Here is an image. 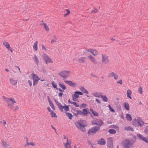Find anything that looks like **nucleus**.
<instances>
[{"label": "nucleus", "instance_id": "44", "mask_svg": "<svg viewBox=\"0 0 148 148\" xmlns=\"http://www.w3.org/2000/svg\"><path fill=\"white\" fill-rule=\"evenodd\" d=\"M2 145L4 148H7L8 146V145L5 142L3 141L2 143Z\"/></svg>", "mask_w": 148, "mask_h": 148}, {"label": "nucleus", "instance_id": "51", "mask_svg": "<svg viewBox=\"0 0 148 148\" xmlns=\"http://www.w3.org/2000/svg\"><path fill=\"white\" fill-rule=\"evenodd\" d=\"M138 92L141 94L143 93L142 88L141 86L138 89Z\"/></svg>", "mask_w": 148, "mask_h": 148}, {"label": "nucleus", "instance_id": "42", "mask_svg": "<svg viewBox=\"0 0 148 148\" xmlns=\"http://www.w3.org/2000/svg\"><path fill=\"white\" fill-rule=\"evenodd\" d=\"M72 97H73L77 99L79 98V96L78 94V93H77L76 91H75L74 92V95H73Z\"/></svg>", "mask_w": 148, "mask_h": 148}, {"label": "nucleus", "instance_id": "43", "mask_svg": "<svg viewBox=\"0 0 148 148\" xmlns=\"http://www.w3.org/2000/svg\"><path fill=\"white\" fill-rule=\"evenodd\" d=\"M92 95L95 96L97 97H101V95H98L97 92H96L94 93H92Z\"/></svg>", "mask_w": 148, "mask_h": 148}, {"label": "nucleus", "instance_id": "11", "mask_svg": "<svg viewBox=\"0 0 148 148\" xmlns=\"http://www.w3.org/2000/svg\"><path fill=\"white\" fill-rule=\"evenodd\" d=\"M3 44L5 46L7 49L9 50L11 52H13L12 49L10 48V44L7 42L5 41L3 42Z\"/></svg>", "mask_w": 148, "mask_h": 148}, {"label": "nucleus", "instance_id": "6", "mask_svg": "<svg viewBox=\"0 0 148 148\" xmlns=\"http://www.w3.org/2000/svg\"><path fill=\"white\" fill-rule=\"evenodd\" d=\"M42 57L43 60L45 61L46 64H47L48 63H53L51 59L45 54L44 53L42 55Z\"/></svg>", "mask_w": 148, "mask_h": 148}, {"label": "nucleus", "instance_id": "56", "mask_svg": "<svg viewBox=\"0 0 148 148\" xmlns=\"http://www.w3.org/2000/svg\"><path fill=\"white\" fill-rule=\"evenodd\" d=\"M58 108H59L60 110V111L62 112H63V108L62 107V105H61L60 106H58Z\"/></svg>", "mask_w": 148, "mask_h": 148}, {"label": "nucleus", "instance_id": "13", "mask_svg": "<svg viewBox=\"0 0 148 148\" xmlns=\"http://www.w3.org/2000/svg\"><path fill=\"white\" fill-rule=\"evenodd\" d=\"M64 82L68 84L70 86L73 87H75L77 84L75 83H73V82L71 81L65 80L64 81Z\"/></svg>", "mask_w": 148, "mask_h": 148}, {"label": "nucleus", "instance_id": "53", "mask_svg": "<svg viewBox=\"0 0 148 148\" xmlns=\"http://www.w3.org/2000/svg\"><path fill=\"white\" fill-rule=\"evenodd\" d=\"M54 101H55L56 104L58 106V107L61 105H62L60 103H59L58 101H57L56 99H54Z\"/></svg>", "mask_w": 148, "mask_h": 148}, {"label": "nucleus", "instance_id": "34", "mask_svg": "<svg viewBox=\"0 0 148 148\" xmlns=\"http://www.w3.org/2000/svg\"><path fill=\"white\" fill-rule=\"evenodd\" d=\"M51 84L54 88H56L57 90H58V88L57 87V85L54 81H52Z\"/></svg>", "mask_w": 148, "mask_h": 148}, {"label": "nucleus", "instance_id": "39", "mask_svg": "<svg viewBox=\"0 0 148 148\" xmlns=\"http://www.w3.org/2000/svg\"><path fill=\"white\" fill-rule=\"evenodd\" d=\"M110 127L115 128L118 132L119 131V127L117 125H111Z\"/></svg>", "mask_w": 148, "mask_h": 148}, {"label": "nucleus", "instance_id": "36", "mask_svg": "<svg viewBox=\"0 0 148 148\" xmlns=\"http://www.w3.org/2000/svg\"><path fill=\"white\" fill-rule=\"evenodd\" d=\"M38 42L36 41L34 43L33 46V49L35 51H36L38 50L37 44Z\"/></svg>", "mask_w": 148, "mask_h": 148}, {"label": "nucleus", "instance_id": "5", "mask_svg": "<svg viewBox=\"0 0 148 148\" xmlns=\"http://www.w3.org/2000/svg\"><path fill=\"white\" fill-rule=\"evenodd\" d=\"M32 75V79L33 80V86H34L37 84L38 81L40 80V78L36 74L33 73Z\"/></svg>", "mask_w": 148, "mask_h": 148}, {"label": "nucleus", "instance_id": "1", "mask_svg": "<svg viewBox=\"0 0 148 148\" xmlns=\"http://www.w3.org/2000/svg\"><path fill=\"white\" fill-rule=\"evenodd\" d=\"M86 120L83 119H80L75 123V125L77 128L80 130L82 132H85L86 129L85 127L87 125L86 123Z\"/></svg>", "mask_w": 148, "mask_h": 148}, {"label": "nucleus", "instance_id": "62", "mask_svg": "<svg viewBox=\"0 0 148 148\" xmlns=\"http://www.w3.org/2000/svg\"><path fill=\"white\" fill-rule=\"evenodd\" d=\"M2 99H4V101L5 102H6V101H7L8 100V98H6L4 96H3L2 97Z\"/></svg>", "mask_w": 148, "mask_h": 148}, {"label": "nucleus", "instance_id": "55", "mask_svg": "<svg viewBox=\"0 0 148 148\" xmlns=\"http://www.w3.org/2000/svg\"><path fill=\"white\" fill-rule=\"evenodd\" d=\"M41 46H42V50H44L46 51H47V49L46 48V47L44 46L42 44L41 45Z\"/></svg>", "mask_w": 148, "mask_h": 148}, {"label": "nucleus", "instance_id": "3", "mask_svg": "<svg viewBox=\"0 0 148 148\" xmlns=\"http://www.w3.org/2000/svg\"><path fill=\"white\" fill-rule=\"evenodd\" d=\"M100 129V127L98 126H95L91 129H89L88 132V135H90L95 134Z\"/></svg>", "mask_w": 148, "mask_h": 148}, {"label": "nucleus", "instance_id": "61", "mask_svg": "<svg viewBox=\"0 0 148 148\" xmlns=\"http://www.w3.org/2000/svg\"><path fill=\"white\" fill-rule=\"evenodd\" d=\"M79 95H83V94L81 92L79 91H76Z\"/></svg>", "mask_w": 148, "mask_h": 148}, {"label": "nucleus", "instance_id": "63", "mask_svg": "<svg viewBox=\"0 0 148 148\" xmlns=\"http://www.w3.org/2000/svg\"><path fill=\"white\" fill-rule=\"evenodd\" d=\"M90 75L91 76L95 77H98V76H96L95 74H93V73H91L90 74Z\"/></svg>", "mask_w": 148, "mask_h": 148}, {"label": "nucleus", "instance_id": "20", "mask_svg": "<svg viewBox=\"0 0 148 148\" xmlns=\"http://www.w3.org/2000/svg\"><path fill=\"white\" fill-rule=\"evenodd\" d=\"M96 50L95 49H93L91 48L88 49H87V50H86L84 52V53H87L88 52H88H90L92 54L95 52V50Z\"/></svg>", "mask_w": 148, "mask_h": 148}, {"label": "nucleus", "instance_id": "26", "mask_svg": "<svg viewBox=\"0 0 148 148\" xmlns=\"http://www.w3.org/2000/svg\"><path fill=\"white\" fill-rule=\"evenodd\" d=\"M10 81L11 84H12L13 85H14L16 84L17 82V80H14L12 78H10Z\"/></svg>", "mask_w": 148, "mask_h": 148}, {"label": "nucleus", "instance_id": "46", "mask_svg": "<svg viewBox=\"0 0 148 148\" xmlns=\"http://www.w3.org/2000/svg\"><path fill=\"white\" fill-rule=\"evenodd\" d=\"M87 106V105L86 104L83 103L80 106V108H85Z\"/></svg>", "mask_w": 148, "mask_h": 148}, {"label": "nucleus", "instance_id": "29", "mask_svg": "<svg viewBox=\"0 0 148 148\" xmlns=\"http://www.w3.org/2000/svg\"><path fill=\"white\" fill-rule=\"evenodd\" d=\"M126 118L127 120L129 121H131L132 120V117L130 114H126Z\"/></svg>", "mask_w": 148, "mask_h": 148}, {"label": "nucleus", "instance_id": "38", "mask_svg": "<svg viewBox=\"0 0 148 148\" xmlns=\"http://www.w3.org/2000/svg\"><path fill=\"white\" fill-rule=\"evenodd\" d=\"M27 143L25 145V147H26L27 146H28L29 145H31L32 146H34L35 145L34 143L33 142H30V143H28V142H27Z\"/></svg>", "mask_w": 148, "mask_h": 148}, {"label": "nucleus", "instance_id": "25", "mask_svg": "<svg viewBox=\"0 0 148 148\" xmlns=\"http://www.w3.org/2000/svg\"><path fill=\"white\" fill-rule=\"evenodd\" d=\"M59 85L60 88H61L63 90H66V86L63 84V83H61V82L59 83Z\"/></svg>", "mask_w": 148, "mask_h": 148}, {"label": "nucleus", "instance_id": "17", "mask_svg": "<svg viewBox=\"0 0 148 148\" xmlns=\"http://www.w3.org/2000/svg\"><path fill=\"white\" fill-rule=\"evenodd\" d=\"M88 58L94 63H97V62H96V60L91 55H90L88 56Z\"/></svg>", "mask_w": 148, "mask_h": 148}, {"label": "nucleus", "instance_id": "58", "mask_svg": "<svg viewBox=\"0 0 148 148\" xmlns=\"http://www.w3.org/2000/svg\"><path fill=\"white\" fill-rule=\"evenodd\" d=\"M122 79H120L119 81L116 82L117 84H122Z\"/></svg>", "mask_w": 148, "mask_h": 148}, {"label": "nucleus", "instance_id": "48", "mask_svg": "<svg viewBox=\"0 0 148 148\" xmlns=\"http://www.w3.org/2000/svg\"><path fill=\"white\" fill-rule=\"evenodd\" d=\"M112 73L113 75V76L114 77V79H117L118 77V75H115L114 73L113 72H112Z\"/></svg>", "mask_w": 148, "mask_h": 148}, {"label": "nucleus", "instance_id": "21", "mask_svg": "<svg viewBox=\"0 0 148 148\" xmlns=\"http://www.w3.org/2000/svg\"><path fill=\"white\" fill-rule=\"evenodd\" d=\"M64 112L66 114V116L69 118V119L70 120L72 119V118L73 116L72 114L71 113L66 112Z\"/></svg>", "mask_w": 148, "mask_h": 148}, {"label": "nucleus", "instance_id": "32", "mask_svg": "<svg viewBox=\"0 0 148 148\" xmlns=\"http://www.w3.org/2000/svg\"><path fill=\"white\" fill-rule=\"evenodd\" d=\"M43 27L46 31H48L49 30V27L47 26V24L46 23H43Z\"/></svg>", "mask_w": 148, "mask_h": 148}, {"label": "nucleus", "instance_id": "57", "mask_svg": "<svg viewBox=\"0 0 148 148\" xmlns=\"http://www.w3.org/2000/svg\"><path fill=\"white\" fill-rule=\"evenodd\" d=\"M97 12V8H96V10H92L91 12V13H96Z\"/></svg>", "mask_w": 148, "mask_h": 148}, {"label": "nucleus", "instance_id": "60", "mask_svg": "<svg viewBox=\"0 0 148 148\" xmlns=\"http://www.w3.org/2000/svg\"><path fill=\"white\" fill-rule=\"evenodd\" d=\"M77 98H75V97H72V100L75 101H77L78 102L79 101H78V100L77 99Z\"/></svg>", "mask_w": 148, "mask_h": 148}, {"label": "nucleus", "instance_id": "28", "mask_svg": "<svg viewBox=\"0 0 148 148\" xmlns=\"http://www.w3.org/2000/svg\"><path fill=\"white\" fill-rule=\"evenodd\" d=\"M108 132L110 134H114L116 133V131L114 129H111L108 130Z\"/></svg>", "mask_w": 148, "mask_h": 148}, {"label": "nucleus", "instance_id": "10", "mask_svg": "<svg viewBox=\"0 0 148 148\" xmlns=\"http://www.w3.org/2000/svg\"><path fill=\"white\" fill-rule=\"evenodd\" d=\"M102 62L104 64H107L109 62V60L108 59V57L102 54Z\"/></svg>", "mask_w": 148, "mask_h": 148}, {"label": "nucleus", "instance_id": "2", "mask_svg": "<svg viewBox=\"0 0 148 148\" xmlns=\"http://www.w3.org/2000/svg\"><path fill=\"white\" fill-rule=\"evenodd\" d=\"M136 141L133 140L131 141L129 139H126L122 140L121 144L122 145H123L125 148H130V147L133 145Z\"/></svg>", "mask_w": 148, "mask_h": 148}, {"label": "nucleus", "instance_id": "9", "mask_svg": "<svg viewBox=\"0 0 148 148\" xmlns=\"http://www.w3.org/2000/svg\"><path fill=\"white\" fill-rule=\"evenodd\" d=\"M64 139H67L66 143H64V146L65 147V148H71V141L70 140V141L69 142V140L67 137L66 136H64Z\"/></svg>", "mask_w": 148, "mask_h": 148}, {"label": "nucleus", "instance_id": "45", "mask_svg": "<svg viewBox=\"0 0 148 148\" xmlns=\"http://www.w3.org/2000/svg\"><path fill=\"white\" fill-rule=\"evenodd\" d=\"M10 98H8V100H7V101H6V102L8 104V106H10L11 103V101H10Z\"/></svg>", "mask_w": 148, "mask_h": 148}, {"label": "nucleus", "instance_id": "37", "mask_svg": "<svg viewBox=\"0 0 148 148\" xmlns=\"http://www.w3.org/2000/svg\"><path fill=\"white\" fill-rule=\"evenodd\" d=\"M50 114L52 117L57 118L58 117L56 113L53 111H51Z\"/></svg>", "mask_w": 148, "mask_h": 148}, {"label": "nucleus", "instance_id": "59", "mask_svg": "<svg viewBox=\"0 0 148 148\" xmlns=\"http://www.w3.org/2000/svg\"><path fill=\"white\" fill-rule=\"evenodd\" d=\"M47 100H48V101L49 103H51V102H52L49 96H47Z\"/></svg>", "mask_w": 148, "mask_h": 148}, {"label": "nucleus", "instance_id": "19", "mask_svg": "<svg viewBox=\"0 0 148 148\" xmlns=\"http://www.w3.org/2000/svg\"><path fill=\"white\" fill-rule=\"evenodd\" d=\"M114 104L116 106V110L118 111H120L121 110V106L119 104V102L118 103H115Z\"/></svg>", "mask_w": 148, "mask_h": 148}, {"label": "nucleus", "instance_id": "16", "mask_svg": "<svg viewBox=\"0 0 148 148\" xmlns=\"http://www.w3.org/2000/svg\"><path fill=\"white\" fill-rule=\"evenodd\" d=\"M123 107L125 109L127 110H130V105L127 102H125L124 103Z\"/></svg>", "mask_w": 148, "mask_h": 148}, {"label": "nucleus", "instance_id": "54", "mask_svg": "<svg viewBox=\"0 0 148 148\" xmlns=\"http://www.w3.org/2000/svg\"><path fill=\"white\" fill-rule=\"evenodd\" d=\"M73 105H74L75 107H79V105L76 102H73V103H72Z\"/></svg>", "mask_w": 148, "mask_h": 148}, {"label": "nucleus", "instance_id": "52", "mask_svg": "<svg viewBox=\"0 0 148 148\" xmlns=\"http://www.w3.org/2000/svg\"><path fill=\"white\" fill-rule=\"evenodd\" d=\"M98 51L96 50H95V52L92 54V55L94 56H97L98 53Z\"/></svg>", "mask_w": 148, "mask_h": 148}, {"label": "nucleus", "instance_id": "22", "mask_svg": "<svg viewBox=\"0 0 148 148\" xmlns=\"http://www.w3.org/2000/svg\"><path fill=\"white\" fill-rule=\"evenodd\" d=\"M80 90L82 92L88 94V92L87 90H86L84 86H81V88H80Z\"/></svg>", "mask_w": 148, "mask_h": 148}, {"label": "nucleus", "instance_id": "47", "mask_svg": "<svg viewBox=\"0 0 148 148\" xmlns=\"http://www.w3.org/2000/svg\"><path fill=\"white\" fill-rule=\"evenodd\" d=\"M49 104L50 106L51 107L53 110H55V108L54 106L53 102H51V103H49Z\"/></svg>", "mask_w": 148, "mask_h": 148}, {"label": "nucleus", "instance_id": "15", "mask_svg": "<svg viewBox=\"0 0 148 148\" xmlns=\"http://www.w3.org/2000/svg\"><path fill=\"white\" fill-rule=\"evenodd\" d=\"M144 124V123L142 120V119H140L138 118L137 124V125H138V126H140V127H142Z\"/></svg>", "mask_w": 148, "mask_h": 148}, {"label": "nucleus", "instance_id": "50", "mask_svg": "<svg viewBox=\"0 0 148 148\" xmlns=\"http://www.w3.org/2000/svg\"><path fill=\"white\" fill-rule=\"evenodd\" d=\"M144 132L146 134L148 135V126L146 127L144 130Z\"/></svg>", "mask_w": 148, "mask_h": 148}, {"label": "nucleus", "instance_id": "27", "mask_svg": "<svg viewBox=\"0 0 148 148\" xmlns=\"http://www.w3.org/2000/svg\"><path fill=\"white\" fill-rule=\"evenodd\" d=\"M104 102H107L108 101V99L106 95H101L100 97Z\"/></svg>", "mask_w": 148, "mask_h": 148}, {"label": "nucleus", "instance_id": "14", "mask_svg": "<svg viewBox=\"0 0 148 148\" xmlns=\"http://www.w3.org/2000/svg\"><path fill=\"white\" fill-rule=\"evenodd\" d=\"M97 144L101 145H104L106 143V142L103 138H102L101 139H99L97 141Z\"/></svg>", "mask_w": 148, "mask_h": 148}, {"label": "nucleus", "instance_id": "18", "mask_svg": "<svg viewBox=\"0 0 148 148\" xmlns=\"http://www.w3.org/2000/svg\"><path fill=\"white\" fill-rule=\"evenodd\" d=\"M90 110L92 114L95 116H99V113L96 111H94L92 109L90 108Z\"/></svg>", "mask_w": 148, "mask_h": 148}, {"label": "nucleus", "instance_id": "12", "mask_svg": "<svg viewBox=\"0 0 148 148\" xmlns=\"http://www.w3.org/2000/svg\"><path fill=\"white\" fill-rule=\"evenodd\" d=\"M90 112L89 111L88 108H84L82 110L83 115L84 116H87L89 114H90Z\"/></svg>", "mask_w": 148, "mask_h": 148}, {"label": "nucleus", "instance_id": "49", "mask_svg": "<svg viewBox=\"0 0 148 148\" xmlns=\"http://www.w3.org/2000/svg\"><path fill=\"white\" fill-rule=\"evenodd\" d=\"M76 112L78 115L79 114H80V115H83L82 111L80 110H76Z\"/></svg>", "mask_w": 148, "mask_h": 148}, {"label": "nucleus", "instance_id": "30", "mask_svg": "<svg viewBox=\"0 0 148 148\" xmlns=\"http://www.w3.org/2000/svg\"><path fill=\"white\" fill-rule=\"evenodd\" d=\"M10 100L11 101V103L10 106V108L14 104V103H16V101L14 100V98H10Z\"/></svg>", "mask_w": 148, "mask_h": 148}, {"label": "nucleus", "instance_id": "40", "mask_svg": "<svg viewBox=\"0 0 148 148\" xmlns=\"http://www.w3.org/2000/svg\"><path fill=\"white\" fill-rule=\"evenodd\" d=\"M33 59L34 60L35 62L37 64H38L39 63V61L37 57V56L36 55L34 56V57L33 58Z\"/></svg>", "mask_w": 148, "mask_h": 148}, {"label": "nucleus", "instance_id": "33", "mask_svg": "<svg viewBox=\"0 0 148 148\" xmlns=\"http://www.w3.org/2000/svg\"><path fill=\"white\" fill-rule=\"evenodd\" d=\"M86 58L85 57H82L79 58L78 60L79 61L81 62L84 63L85 61Z\"/></svg>", "mask_w": 148, "mask_h": 148}, {"label": "nucleus", "instance_id": "8", "mask_svg": "<svg viewBox=\"0 0 148 148\" xmlns=\"http://www.w3.org/2000/svg\"><path fill=\"white\" fill-rule=\"evenodd\" d=\"M137 136L139 139L143 140L147 143H148V138H146L140 134H138Z\"/></svg>", "mask_w": 148, "mask_h": 148}, {"label": "nucleus", "instance_id": "7", "mask_svg": "<svg viewBox=\"0 0 148 148\" xmlns=\"http://www.w3.org/2000/svg\"><path fill=\"white\" fill-rule=\"evenodd\" d=\"M107 142V146L108 148H115L113 147V139L112 137L108 139Z\"/></svg>", "mask_w": 148, "mask_h": 148}, {"label": "nucleus", "instance_id": "4", "mask_svg": "<svg viewBox=\"0 0 148 148\" xmlns=\"http://www.w3.org/2000/svg\"><path fill=\"white\" fill-rule=\"evenodd\" d=\"M70 73L69 71H63L59 73V75L62 77L63 78V79H65L66 78L69 77V74H68V73Z\"/></svg>", "mask_w": 148, "mask_h": 148}, {"label": "nucleus", "instance_id": "41", "mask_svg": "<svg viewBox=\"0 0 148 148\" xmlns=\"http://www.w3.org/2000/svg\"><path fill=\"white\" fill-rule=\"evenodd\" d=\"M98 122H99V127H101L103 124L104 122L101 119H98Z\"/></svg>", "mask_w": 148, "mask_h": 148}, {"label": "nucleus", "instance_id": "31", "mask_svg": "<svg viewBox=\"0 0 148 148\" xmlns=\"http://www.w3.org/2000/svg\"><path fill=\"white\" fill-rule=\"evenodd\" d=\"M137 120H136V119H134L132 121V125L136 127L138 126V125H137Z\"/></svg>", "mask_w": 148, "mask_h": 148}, {"label": "nucleus", "instance_id": "64", "mask_svg": "<svg viewBox=\"0 0 148 148\" xmlns=\"http://www.w3.org/2000/svg\"><path fill=\"white\" fill-rule=\"evenodd\" d=\"M28 83L29 85V86L30 87H31L32 86V82L30 80H29L28 81Z\"/></svg>", "mask_w": 148, "mask_h": 148}, {"label": "nucleus", "instance_id": "23", "mask_svg": "<svg viewBox=\"0 0 148 148\" xmlns=\"http://www.w3.org/2000/svg\"><path fill=\"white\" fill-rule=\"evenodd\" d=\"M131 95H132L131 91L130 89L127 90V97L128 98H129V99H132Z\"/></svg>", "mask_w": 148, "mask_h": 148}, {"label": "nucleus", "instance_id": "35", "mask_svg": "<svg viewBox=\"0 0 148 148\" xmlns=\"http://www.w3.org/2000/svg\"><path fill=\"white\" fill-rule=\"evenodd\" d=\"M92 124L94 125L99 126L98 120V119H95L92 122Z\"/></svg>", "mask_w": 148, "mask_h": 148}, {"label": "nucleus", "instance_id": "24", "mask_svg": "<svg viewBox=\"0 0 148 148\" xmlns=\"http://www.w3.org/2000/svg\"><path fill=\"white\" fill-rule=\"evenodd\" d=\"M124 129L126 130L129 131L130 130L132 132H134V130L132 127L131 126H126L125 128Z\"/></svg>", "mask_w": 148, "mask_h": 148}]
</instances>
